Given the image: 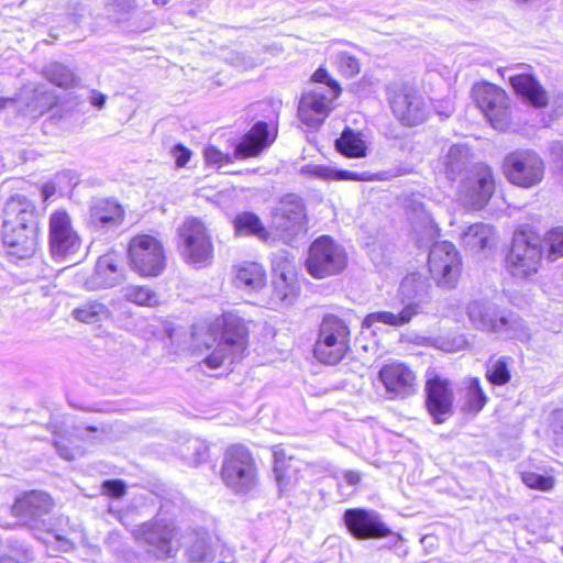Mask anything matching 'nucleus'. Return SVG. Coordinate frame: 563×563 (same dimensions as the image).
Here are the masks:
<instances>
[{"label": "nucleus", "instance_id": "nucleus-26", "mask_svg": "<svg viewBox=\"0 0 563 563\" xmlns=\"http://www.w3.org/2000/svg\"><path fill=\"white\" fill-rule=\"evenodd\" d=\"M274 140L275 134L271 133L267 123L258 121L236 145L234 157L247 158L257 156L264 148L269 146Z\"/></svg>", "mask_w": 563, "mask_h": 563}, {"label": "nucleus", "instance_id": "nucleus-53", "mask_svg": "<svg viewBox=\"0 0 563 563\" xmlns=\"http://www.w3.org/2000/svg\"><path fill=\"white\" fill-rule=\"evenodd\" d=\"M107 97L102 92L97 90H92L89 101L92 106L97 108H102L106 103Z\"/></svg>", "mask_w": 563, "mask_h": 563}, {"label": "nucleus", "instance_id": "nucleus-39", "mask_svg": "<svg viewBox=\"0 0 563 563\" xmlns=\"http://www.w3.org/2000/svg\"><path fill=\"white\" fill-rule=\"evenodd\" d=\"M123 296L128 301L139 306H154L158 302L157 295L145 286H129L123 289Z\"/></svg>", "mask_w": 563, "mask_h": 563}, {"label": "nucleus", "instance_id": "nucleus-29", "mask_svg": "<svg viewBox=\"0 0 563 563\" xmlns=\"http://www.w3.org/2000/svg\"><path fill=\"white\" fill-rule=\"evenodd\" d=\"M299 173L301 176L320 180H368L369 178L365 173L358 174L351 170L336 169L327 165L306 164L300 167Z\"/></svg>", "mask_w": 563, "mask_h": 563}, {"label": "nucleus", "instance_id": "nucleus-40", "mask_svg": "<svg viewBox=\"0 0 563 563\" xmlns=\"http://www.w3.org/2000/svg\"><path fill=\"white\" fill-rule=\"evenodd\" d=\"M295 470H291L290 465L284 467V462L276 461L274 473L278 485L279 494L287 495L297 484V477L292 474Z\"/></svg>", "mask_w": 563, "mask_h": 563}, {"label": "nucleus", "instance_id": "nucleus-27", "mask_svg": "<svg viewBox=\"0 0 563 563\" xmlns=\"http://www.w3.org/2000/svg\"><path fill=\"white\" fill-rule=\"evenodd\" d=\"M508 78L515 91L530 104L536 108H543L548 104L547 91L532 75H510Z\"/></svg>", "mask_w": 563, "mask_h": 563}, {"label": "nucleus", "instance_id": "nucleus-11", "mask_svg": "<svg viewBox=\"0 0 563 563\" xmlns=\"http://www.w3.org/2000/svg\"><path fill=\"white\" fill-rule=\"evenodd\" d=\"M48 244L52 256L58 261L75 260L81 249V239L64 209L55 210L49 216Z\"/></svg>", "mask_w": 563, "mask_h": 563}, {"label": "nucleus", "instance_id": "nucleus-33", "mask_svg": "<svg viewBox=\"0 0 563 563\" xmlns=\"http://www.w3.org/2000/svg\"><path fill=\"white\" fill-rule=\"evenodd\" d=\"M493 235L492 225L482 222L474 223L463 232L462 242L466 249L477 252L488 247Z\"/></svg>", "mask_w": 563, "mask_h": 563}, {"label": "nucleus", "instance_id": "nucleus-30", "mask_svg": "<svg viewBox=\"0 0 563 563\" xmlns=\"http://www.w3.org/2000/svg\"><path fill=\"white\" fill-rule=\"evenodd\" d=\"M471 161V150L464 144H454L450 146L445 155L441 158L443 172L449 180H455L468 166Z\"/></svg>", "mask_w": 563, "mask_h": 563}, {"label": "nucleus", "instance_id": "nucleus-6", "mask_svg": "<svg viewBox=\"0 0 563 563\" xmlns=\"http://www.w3.org/2000/svg\"><path fill=\"white\" fill-rule=\"evenodd\" d=\"M543 255L541 236L532 231H516L506 265L515 277L527 278L539 269Z\"/></svg>", "mask_w": 563, "mask_h": 563}, {"label": "nucleus", "instance_id": "nucleus-2", "mask_svg": "<svg viewBox=\"0 0 563 563\" xmlns=\"http://www.w3.org/2000/svg\"><path fill=\"white\" fill-rule=\"evenodd\" d=\"M2 240L11 256L31 257L37 249L35 206L26 197H11L4 207Z\"/></svg>", "mask_w": 563, "mask_h": 563}, {"label": "nucleus", "instance_id": "nucleus-35", "mask_svg": "<svg viewBox=\"0 0 563 563\" xmlns=\"http://www.w3.org/2000/svg\"><path fill=\"white\" fill-rule=\"evenodd\" d=\"M43 74L49 82L64 89L75 87L79 80L70 68L60 63H51Z\"/></svg>", "mask_w": 563, "mask_h": 563}, {"label": "nucleus", "instance_id": "nucleus-44", "mask_svg": "<svg viewBox=\"0 0 563 563\" xmlns=\"http://www.w3.org/2000/svg\"><path fill=\"white\" fill-rule=\"evenodd\" d=\"M203 156L208 166L217 167L218 169L231 164L233 162L232 156L222 153L213 145H209L203 150Z\"/></svg>", "mask_w": 563, "mask_h": 563}, {"label": "nucleus", "instance_id": "nucleus-5", "mask_svg": "<svg viewBox=\"0 0 563 563\" xmlns=\"http://www.w3.org/2000/svg\"><path fill=\"white\" fill-rule=\"evenodd\" d=\"M216 329V345H207L212 351L201 361V365L210 369L227 368L243 356L246 349V327L240 317L225 313L217 320Z\"/></svg>", "mask_w": 563, "mask_h": 563}, {"label": "nucleus", "instance_id": "nucleus-49", "mask_svg": "<svg viewBox=\"0 0 563 563\" xmlns=\"http://www.w3.org/2000/svg\"><path fill=\"white\" fill-rule=\"evenodd\" d=\"M172 152L178 167H184L191 156V152L181 144L175 145Z\"/></svg>", "mask_w": 563, "mask_h": 563}, {"label": "nucleus", "instance_id": "nucleus-51", "mask_svg": "<svg viewBox=\"0 0 563 563\" xmlns=\"http://www.w3.org/2000/svg\"><path fill=\"white\" fill-rule=\"evenodd\" d=\"M312 79L316 82L324 84L325 86L321 87L325 89H330V87L332 86V81H334L324 68H318L314 71Z\"/></svg>", "mask_w": 563, "mask_h": 563}, {"label": "nucleus", "instance_id": "nucleus-54", "mask_svg": "<svg viewBox=\"0 0 563 563\" xmlns=\"http://www.w3.org/2000/svg\"><path fill=\"white\" fill-rule=\"evenodd\" d=\"M343 479L345 481V483L347 485L354 486L360 482L361 475H360V473H357L355 471H344Z\"/></svg>", "mask_w": 563, "mask_h": 563}, {"label": "nucleus", "instance_id": "nucleus-57", "mask_svg": "<svg viewBox=\"0 0 563 563\" xmlns=\"http://www.w3.org/2000/svg\"><path fill=\"white\" fill-rule=\"evenodd\" d=\"M152 1L157 7H164L170 2V0H152Z\"/></svg>", "mask_w": 563, "mask_h": 563}, {"label": "nucleus", "instance_id": "nucleus-25", "mask_svg": "<svg viewBox=\"0 0 563 563\" xmlns=\"http://www.w3.org/2000/svg\"><path fill=\"white\" fill-rule=\"evenodd\" d=\"M124 219L121 205L110 199H96L90 207L89 223L97 231L108 232L118 228Z\"/></svg>", "mask_w": 563, "mask_h": 563}, {"label": "nucleus", "instance_id": "nucleus-31", "mask_svg": "<svg viewBox=\"0 0 563 563\" xmlns=\"http://www.w3.org/2000/svg\"><path fill=\"white\" fill-rule=\"evenodd\" d=\"M335 147L339 153L350 158H362L367 154V145L361 133L351 128L343 130L341 136L335 141Z\"/></svg>", "mask_w": 563, "mask_h": 563}, {"label": "nucleus", "instance_id": "nucleus-22", "mask_svg": "<svg viewBox=\"0 0 563 563\" xmlns=\"http://www.w3.org/2000/svg\"><path fill=\"white\" fill-rule=\"evenodd\" d=\"M379 379L390 398H407L417 391V376L404 363L391 362L379 371Z\"/></svg>", "mask_w": 563, "mask_h": 563}, {"label": "nucleus", "instance_id": "nucleus-4", "mask_svg": "<svg viewBox=\"0 0 563 563\" xmlns=\"http://www.w3.org/2000/svg\"><path fill=\"white\" fill-rule=\"evenodd\" d=\"M429 290L430 285L421 275L410 274L406 276L398 289V296L402 306L401 310L398 312L375 311L368 313L362 322L363 328H371L375 323L396 328L409 323L429 303L431 299Z\"/></svg>", "mask_w": 563, "mask_h": 563}, {"label": "nucleus", "instance_id": "nucleus-3", "mask_svg": "<svg viewBox=\"0 0 563 563\" xmlns=\"http://www.w3.org/2000/svg\"><path fill=\"white\" fill-rule=\"evenodd\" d=\"M466 312L475 329L497 339L527 342L531 336L529 327L518 313L494 302L474 300L467 305Z\"/></svg>", "mask_w": 563, "mask_h": 563}, {"label": "nucleus", "instance_id": "nucleus-23", "mask_svg": "<svg viewBox=\"0 0 563 563\" xmlns=\"http://www.w3.org/2000/svg\"><path fill=\"white\" fill-rule=\"evenodd\" d=\"M426 406L435 423H443L453 413L454 395L448 379L433 376L426 383Z\"/></svg>", "mask_w": 563, "mask_h": 563}, {"label": "nucleus", "instance_id": "nucleus-47", "mask_svg": "<svg viewBox=\"0 0 563 563\" xmlns=\"http://www.w3.org/2000/svg\"><path fill=\"white\" fill-rule=\"evenodd\" d=\"M66 179L69 181V186H71V181H73L74 177H73V174L70 170H66L60 174H57L53 181L44 184L42 187V190H41L43 200L46 201L51 197H53L55 195V192L57 191V187H59L60 184Z\"/></svg>", "mask_w": 563, "mask_h": 563}, {"label": "nucleus", "instance_id": "nucleus-34", "mask_svg": "<svg viewBox=\"0 0 563 563\" xmlns=\"http://www.w3.org/2000/svg\"><path fill=\"white\" fill-rule=\"evenodd\" d=\"M487 396L481 387L478 378H471L467 382L464 393L462 410L468 415H477L486 405Z\"/></svg>", "mask_w": 563, "mask_h": 563}, {"label": "nucleus", "instance_id": "nucleus-45", "mask_svg": "<svg viewBox=\"0 0 563 563\" xmlns=\"http://www.w3.org/2000/svg\"><path fill=\"white\" fill-rule=\"evenodd\" d=\"M545 242L549 245V257L554 261L558 256H563V228H554L547 233Z\"/></svg>", "mask_w": 563, "mask_h": 563}, {"label": "nucleus", "instance_id": "nucleus-50", "mask_svg": "<svg viewBox=\"0 0 563 563\" xmlns=\"http://www.w3.org/2000/svg\"><path fill=\"white\" fill-rule=\"evenodd\" d=\"M420 219L423 230L426 231V234L430 238H433L434 234L437 233V227L433 220L431 219L430 214L426 211H421Z\"/></svg>", "mask_w": 563, "mask_h": 563}, {"label": "nucleus", "instance_id": "nucleus-58", "mask_svg": "<svg viewBox=\"0 0 563 563\" xmlns=\"http://www.w3.org/2000/svg\"><path fill=\"white\" fill-rule=\"evenodd\" d=\"M393 536H394V538L396 539V542H395L394 547L397 549L398 543H402L404 539H402V537H401L400 534H398V533H397V534H393Z\"/></svg>", "mask_w": 563, "mask_h": 563}, {"label": "nucleus", "instance_id": "nucleus-41", "mask_svg": "<svg viewBox=\"0 0 563 563\" xmlns=\"http://www.w3.org/2000/svg\"><path fill=\"white\" fill-rule=\"evenodd\" d=\"M188 559L194 563L210 562L214 559V551L206 538H199L188 549Z\"/></svg>", "mask_w": 563, "mask_h": 563}, {"label": "nucleus", "instance_id": "nucleus-43", "mask_svg": "<svg viewBox=\"0 0 563 563\" xmlns=\"http://www.w3.org/2000/svg\"><path fill=\"white\" fill-rule=\"evenodd\" d=\"M335 64L339 70L346 77H353L360 73V62L346 52H339L335 55Z\"/></svg>", "mask_w": 563, "mask_h": 563}, {"label": "nucleus", "instance_id": "nucleus-12", "mask_svg": "<svg viewBox=\"0 0 563 563\" xmlns=\"http://www.w3.org/2000/svg\"><path fill=\"white\" fill-rule=\"evenodd\" d=\"M429 271L439 286L452 289L457 285L462 260L455 245L449 241L432 244L428 257Z\"/></svg>", "mask_w": 563, "mask_h": 563}, {"label": "nucleus", "instance_id": "nucleus-37", "mask_svg": "<svg viewBox=\"0 0 563 563\" xmlns=\"http://www.w3.org/2000/svg\"><path fill=\"white\" fill-rule=\"evenodd\" d=\"M234 228L235 231L242 235H256L264 238L266 234L261 219L255 213L250 211L239 213L234 218Z\"/></svg>", "mask_w": 563, "mask_h": 563}, {"label": "nucleus", "instance_id": "nucleus-42", "mask_svg": "<svg viewBox=\"0 0 563 563\" xmlns=\"http://www.w3.org/2000/svg\"><path fill=\"white\" fill-rule=\"evenodd\" d=\"M522 482L529 487L539 490H549L554 485L552 476L538 474L534 472H525L521 474Z\"/></svg>", "mask_w": 563, "mask_h": 563}, {"label": "nucleus", "instance_id": "nucleus-46", "mask_svg": "<svg viewBox=\"0 0 563 563\" xmlns=\"http://www.w3.org/2000/svg\"><path fill=\"white\" fill-rule=\"evenodd\" d=\"M551 430L554 450L563 455V410L553 412Z\"/></svg>", "mask_w": 563, "mask_h": 563}, {"label": "nucleus", "instance_id": "nucleus-38", "mask_svg": "<svg viewBox=\"0 0 563 563\" xmlns=\"http://www.w3.org/2000/svg\"><path fill=\"white\" fill-rule=\"evenodd\" d=\"M509 360L510 358L507 356L489 360L487 364L486 378L490 384L501 386L510 380L511 374L509 371Z\"/></svg>", "mask_w": 563, "mask_h": 563}, {"label": "nucleus", "instance_id": "nucleus-32", "mask_svg": "<svg viewBox=\"0 0 563 563\" xmlns=\"http://www.w3.org/2000/svg\"><path fill=\"white\" fill-rule=\"evenodd\" d=\"M235 284L240 288L253 291L265 285V271L262 265L255 262H246L239 266L235 276Z\"/></svg>", "mask_w": 563, "mask_h": 563}, {"label": "nucleus", "instance_id": "nucleus-18", "mask_svg": "<svg viewBox=\"0 0 563 563\" xmlns=\"http://www.w3.org/2000/svg\"><path fill=\"white\" fill-rule=\"evenodd\" d=\"M305 209L301 201L290 196L282 200L273 216V225L288 245L306 233Z\"/></svg>", "mask_w": 563, "mask_h": 563}, {"label": "nucleus", "instance_id": "nucleus-1", "mask_svg": "<svg viewBox=\"0 0 563 563\" xmlns=\"http://www.w3.org/2000/svg\"><path fill=\"white\" fill-rule=\"evenodd\" d=\"M53 506L49 495L41 490H31L15 499L11 514L22 526L31 530L36 539L46 544L55 542L59 551L68 552L73 543L68 540L64 527L68 526L69 519L63 516L48 518Z\"/></svg>", "mask_w": 563, "mask_h": 563}, {"label": "nucleus", "instance_id": "nucleus-21", "mask_svg": "<svg viewBox=\"0 0 563 563\" xmlns=\"http://www.w3.org/2000/svg\"><path fill=\"white\" fill-rule=\"evenodd\" d=\"M343 521L355 539H380L391 536V530L382 521L377 511L352 508L345 510Z\"/></svg>", "mask_w": 563, "mask_h": 563}, {"label": "nucleus", "instance_id": "nucleus-16", "mask_svg": "<svg viewBox=\"0 0 563 563\" xmlns=\"http://www.w3.org/2000/svg\"><path fill=\"white\" fill-rule=\"evenodd\" d=\"M273 280L272 299L282 306H290L298 296V284L294 256L285 250L272 254Z\"/></svg>", "mask_w": 563, "mask_h": 563}, {"label": "nucleus", "instance_id": "nucleus-8", "mask_svg": "<svg viewBox=\"0 0 563 563\" xmlns=\"http://www.w3.org/2000/svg\"><path fill=\"white\" fill-rule=\"evenodd\" d=\"M346 263L344 249L329 235H321L311 243L306 260L307 271L314 278L336 275Z\"/></svg>", "mask_w": 563, "mask_h": 563}, {"label": "nucleus", "instance_id": "nucleus-13", "mask_svg": "<svg viewBox=\"0 0 563 563\" xmlns=\"http://www.w3.org/2000/svg\"><path fill=\"white\" fill-rule=\"evenodd\" d=\"M508 180L522 188L540 184L544 176V163L534 151L519 150L509 153L503 164Z\"/></svg>", "mask_w": 563, "mask_h": 563}, {"label": "nucleus", "instance_id": "nucleus-36", "mask_svg": "<svg viewBox=\"0 0 563 563\" xmlns=\"http://www.w3.org/2000/svg\"><path fill=\"white\" fill-rule=\"evenodd\" d=\"M73 316L84 323H97L109 318L110 311L102 302L91 300L74 309Z\"/></svg>", "mask_w": 563, "mask_h": 563}, {"label": "nucleus", "instance_id": "nucleus-15", "mask_svg": "<svg viewBox=\"0 0 563 563\" xmlns=\"http://www.w3.org/2000/svg\"><path fill=\"white\" fill-rule=\"evenodd\" d=\"M128 252L132 268L143 276H157L165 267L163 245L152 235L134 236Z\"/></svg>", "mask_w": 563, "mask_h": 563}, {"label": "nucleus", "instance_id": "nucleus-7", "mask_svg": "<svg viewBox=\"0 0 563 563\" xmlns=\"http://www.w3.org/2000/svg\"><path fill=\"white\" fill-rule=\"evenodd\" d=\"M350 329L345 321L334 314L323 317L318 339L314 344V356L324 364H336L349 351Z\"/></svg>", "mask_w": 563, "mask_h": 563}, {"label": "nucleus", "instance_id": "nucleus-60", "mask_svg": "<svg viewBox=\"0 0 563 563\" xmlns=\"http://www.w3.org/2000/svg\"><path fill=\"white\" fill-rule=\"evenodd\" d=\"M87 430L95 431L96 429L95 428H87Z\"/></svg>", "mask_w": 563, "mask_h": 563}, {"label": "nucleus", "instance_id": "nucleus-55", "mask_svg": "<svg viewBox=\"0 0 563 563\" xmlns=\"http://www.w3.org/2000/svg\"><path fill=\"white\" fill-rule=\"evenodd\" d=\"M118 5L121 7V10L122 11H129L130 9L133 8V3L134 1L133 0H114Z\"/></svg>", "mask_w": 563, "mask_h": 563}, {"label": "nucleus", "instance_id": "nucleus-52", "mask_svg": "<svg viewBox=\"0 0 563 563\" xmlns=\"http://www.w3.org/2000/svg\"><path fill=\"white\" fill-rule=\"evenodd\" d=\"M55 446L58 454L65 460L71 461L77 456V449L67 448L62 440L55 441Z\"/></svg>", "mask_w": 563, "mask_h": 563}, {"label": "nucleus", "instance_id": "nucleus-48", "mask_svg": "<svg viewBox=\"0 0 563 563\" xmlns=\"http://www.w3.org/2000/svg\"><path fill=\"white\" fill-rule=\"evenodd\" d=\"M102 492L110 497L119 498L125 493V484L121 479L104 481L102 484Z\"/></svg>", "mask_w": 563, "mask_h": 563}, {"label": "nucleus", "instance_id": "nucleus-9", "mask_svg": "<svg viewBox=\"0 0 563 563\" xmlns=\"http://www.w3.org/2000/svg\"><path fill=\"white\" fill-rule=\"evenodd\" d=\"M221 474L225 485L235 493L246 494L256 486L254 460L243 445L227 450Z\"/></svg>", "mask_w": 563, "mask_h": 563}, {"label": "nucleus", "instance_id": "nucleus-19", "mask_svg": "<svg viewBox=\"0 0 563 563\" xmlns=\"http://www.w3.org/2000/svg\"><path fill=\"white\" fill-rule=\"evenodd\" d=\"M495 190V179L489 166L475 165L461 185V199L472 209H482Z\"/></svg>", "mask_w": 563, "mask_h": 563}, {"label": "nucleus", "instance_id": "nucleus-17", "mask_svg": "<svg viewBox=\"0 0 563 563\" xmlns=\"http://www.w3.org/2000/svg\"><path fill=\"white\" fill-rule=\"evenodd\" d=\"M341 88L332 81L330 89L317 87L305 92L298 107L299 119L309 128H318L329 115L333 101L339 97Z\"/></svg>", "mask_w": 563, "mask_h": 563}, {"label": "nucleus", "instance_id": "nucleus-14", "mask_svg": "<svg viewBox=\"0 0 563 563\" xmlns=\"http://www.w3.org/2000/svg\"><path fill=\"white\" fill-rule=\"evenodd\" d=\"M388 99L394 115L407 126L423 123L430 113L424 98L410 87L391 85L388 87Z\"/></svg>", "mask_w": 563, "mask_h": 563}, {"label": "nucleus", "instance_id": "nucleus-59", "mask_svg": "<svg viewBox=\"0 0 563 563\" xmlns=\"http://www.w3.org/2000/svg\"><path fill=\"white\" fill-rule=\"evenodd\" d=\"M501 76L505 77V74L508 71L507 69H504V70H499Z\"/></svg>", "mask_w": 563, "mask_h": 563}, {"label": "nucleus", "instance_id": "nucleus-20", "mask_svg": "<svg viewBox=\"0 0 563 563\" xmlns=\"http://www.w3.org/2000/svg\"><path fill=\"white\" fill-rule=\"evenodd\" d=\"M473 98L495 129H503L507 122V97L496 85L479 82L473 87Z\"/></svg>", "mask_w": 563, "mask_h": 563}, {"label": "nucleus", "instance_id": "nucleus-56", "mask_svg": "<svg viewBox=\"0 0 563 563\" xmlns=\"http://www.w3.org/2000/svg\"><path fill=\"white\" fill-rule=\"evenodd\" d=\"M14 103V99L13 98H1L0 97V110L4 107H7V104H12Z\"/></svg>", "mask_w": 563, "mask_h": 563}, {"label": "nucleus", "instance_id": "nucleus-24", "mask_svg": "<svg viewBox=\"0 0 563 563\" xmlns=\"http://www.w3.org/2000/svg\"><path fill=\"white\" fill-rule=\"evenodd\" d=\"M135 537L142 539L153 548L158 558H168L174 555L176 548L173 540L176 537V529L172 522L163 519H156L154 522L143 523L136 531Z\"/></svg>", "mask_w": 563, "mask_h": 563}, {"label": "nucleus", "instance_id": "nucleus-10", "mask_svg": "<svg viewBox=\"0 0 563 563\" xmlns=\"http://www.w3.org/2000/svg\"><path fill=\"white\" fill-rule=\"evenodd\" d=\"M179 251L186 263L207 266L213 256L211 236L198 219H187L178 229Z\"/></svg>", "mask_w": 563, "mask_h": 563}, {"label": "nucleus", "instance_id": "nucleus-28", "mask_svg": "<svg viewBox=\"0 0 563 563\" xmlns=\"http://www.w3.org/2000/svg\"><path fill=\"white\" fill-rule=\"evenodd\" d=\"M121 268L114 254H104L97 261L90 284L92 288L113 287L121 280Z\"/></svg>", "mask_w": 563, "mask_h": 563}]
</instances>
